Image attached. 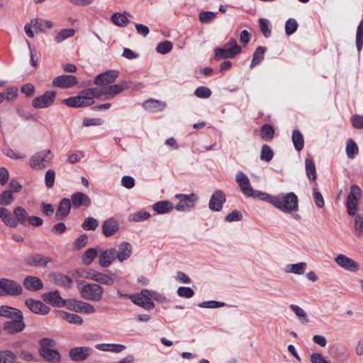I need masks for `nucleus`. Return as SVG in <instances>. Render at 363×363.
<instances>
[{
    "mask_svg": "<svg viewBox=\"0 0 363 363\" xmlns=\"http://www.w3.org/2000/svg\"><path fill=\"white\" fill-rule=\"evenodd\" d=\"M240 191L247 197L257 198L272 204L280 211L292 215L296 220L301 216L296 213L298 209V198L294 192L281 193L272 195L258 190H255L250 183H239Z\"/></svg>",
    "mask_w": 363,
    "mask_h": 363,
    "instance_id": "obj_1",
    "label": "nucleus"
},
{
    "mask_svg": "<svg viewBox=\"0 0 363 363\" xmlns=\"http://www.w3.org/2000/svg\"><path fill=\"white\" fill-rule=\"evenodd\" d=\"M98 88H89L82 91L79 95L62 100V103L69 107H84L94 104V98L99 97Z\"/></svg>",
    "mask_w": 363,
    "mask_h": 363,
    "instance_id": "obj_2",
    "label": "nucleus"
},
{
    "mask_svg": "<svg viewBox=\"0 0 363 363\" xmlns=\"http://www.w3.org/2000/svg\"><path fill=\"white\" fill-rule=\"evenodd\" d=\"M78 289L84 299L92 301H100L104 291V288L100 284L88 283L84 281L79 284Z\"/></svg>",
    "mask_w": 363,
    "mask_h": 363,
    "instance_id": "obj_3",
    "label": "nucleus"
},
{
    "mask_svg": "<svg viewBox=\"0 0 363 363\" xmlns=\"http://www.w3.org/2000/svg\"><path fill=\"white\" fill-rule=\"evenodd\" d=\"M22 293L23 289L18 282L6 278L0 279V296H17L21 295Z\"/></svg>",
    "mask_w": 363,
    "mask_h": 363,
    "instance_id": "obj_4",
    "label": "nucleus"
},
{
    "mask_svg": "<svg viewBox=\"0 0 363 363\" xmlns=\"http://www.w3.org/2000/svg\"><path fill=\"white\" fill-rule=\"evenodd\" d=\"M52 157V155L50 150H44L35 152L30 158V167L33 169H43L48 166Z\"/></svg>",
    "mask_w": 363,
    "mask_h": 363,
    "instance_id": "obj_5",
    "label": "nucleus"
},
{
    "mask_svg": "<svg viewBox=\"0 0 363 363\" xmlns=\"http://www.w3.org/2000/svg\"><path fill=\"white\" fill-rule=\"evenodd\" d=\"M362 195V191L356 184L351 186L350 191L346 201L347 212L350 216H354L357 211L358 201Z\"/></svg>",
    "mask_w": 363,
    "mask_h": 363,
    "instance_id": "obj_6",
    "label": "nucleus"
},
{
    "mask_svg": "<svg viewBox=\"0 0 363 363\" xmlns=\"http://www.w3.org/2000/svg\"><path fill=\"white\" fill-rule=\"evenodd\" d=\"M175 198L179 200L175 206L178 211H189L195 207L198 196L192 193L190 194H177Z\"/></svg>",
    "mask_w": 363,
    "mask_h": 363,
    "instance_id": "obj_7",
    "label": "nucleus"
},
{
    "mask_svg": "<svg viewBox=\"0 0 363 363\" xmlns=\"http://www.w3.org/2000/svg\"><path fill=\"white\" fill-rule=\"evenodd\" d=\"M56 96V91H45L43 95L35 97L32 101V105L35 108H45L51 106Z\"/></svg>",
    "mask_w": 363,
    "mask_h": 363,
    "instance_id": "obj_8",
    "label": "nucleus"
},
{
    "mask_svg": "<svg viewBox=\"0 0 363 363\" xmlns=\"http://www.w3.org/2000/svg\"><path fill=\"white\" fill-rule=\"evenodd\" d=\"M335 263L346 271L355 272L359 269V264L345 255L339 254L335 258Z\"/></svg>",
    "mask_w": 363,
    "mask_h": 363,
    "instance_id": "obj_9",
    "label": "nucleus"
},
{
    "mask_svg": "<svg viewBox=\"0 0 363 363\" xmlns=\"http://www.w3.org/2000/svg\"><path fill=\"white\" fill-rule=\"evenodd\" d=\"M123 281V278L118 276L116 274L108 271L106 273L98 272L96 283L111 286L115 284H121Z\"/></svg>",
    "mask_w": 363,
    "mask_h": 363,
    "instance_id": "obj_10",
    "label": "nucleus"
},
{
    "mask_svg": "<svg viewBox=\"0 0 363 363\" xmlns=\"http://www.w3.org/2000/svg\"><path fill=\"white\" fill-rule=\"evenodd\" d=\"M240 45H234V47L216 48L215 49V59L218 61L223 59L232 58L241 52Z\"/></svg>",
    "mask_w": 363,
    "mask_h": 363,
    "instance_id": "obj_11",
    "label": "nucleus"
},
{
    "mask_svg": "<svg viewBox=\"0 0 363 363\" xmlns=\"http://www.w3.org/2000/svg\"><path fill=\"white\" fill-rule=\"evenodd\" d=\"M225 201V193L221 190H216L210 199L208 207L211 211L218 212L222 210Z\"/></svg>",
    "mask_w": 363,
    "mask_h": 363,
    "instance_id": "obj_12",
    "label": "nucleus"
},
{
    "mask_svg": "<svg viewBox=\"0 0 363 363\" xmlns=\"http://www.w3.org/2000/svg\"><path fill=\"white\" fill-rule=\"evenodd\" d=\"M25 305L33 313L38 315H45L49 313L50 308L44 304L41 301L27 298Z\"/></svg>",
    "mask_w": 363,
    "mask_h": 363,
    "instance_id": "obj_13",
    "label": "nucleus"
},
{
    "mask_svg": "<svg viewBox=\"0 0 363 363\" xmlns=\"http://www.w3.org/2000/svg\"><path fill=\"white\" fill-rule=\"evenodd\" d=\"M92 353V349L89 347H76L69 352L70 359L75 362H82L89 357Z\"/></svg>",
    "mask_w": 363,
    "mask_h": 363,
    "instance_id": "obj_14",
    "label": "nucleus"
},
{
    "mask_svg": "<svg viewBox=\"0 0 363 363\" xmlns=\"http://www.w3.org/2000/svg\"><path fill=\"white\" fill-rule=\"evenodd\" d=\"M144 291H149V289H143L140 294H131L130 299L137 306L145 310L150 311L155 308V303L150 298H146L143 294Z\"/></svg>",
    "mask_w": 363,
    "mask_h": 363,
    "instance_id": "obj_15",
    "label": "nucleus"
},
{
    "mask_svg": "<svg viewBox=\"0 0 363 363\" xmlns=\"http://www.w3.org/2000/svg\"><path fill=\"white\" fill-rule=\"evenodd\" d=\"M118 74V70H108L96 76L94 84L99 86H106L114 82Z\"/></svg>",
    "mask_w": 363,
    "mask_h": 363,
    "instance_id": "obj_16",
    "label": "nucleus"
},
{
    "mask_svg": "<svg viewBox=\"0 0 363 363\" xmlns=\"http://www.w3.org/2000/svg\"><path fill=\"white\" fill-rule=\"evenodd\" d=\"M77 84V78L73 75H60L53 79V86L62 89L70 88Z\"/></svg>",
    "mask_w": 363,
    "mask_h": 363,
    "instance_id": "obj_17",
    "label": "nucleus"
},
{
    "mask_svg": "<svg viewBox=\"0 0 363 363\" xmlns=\"http://www.w3.org/2000/svg\"><path fill=\"white\" fill-rule=\"evenodd\" d=\"M26 328L23 315L13 320L6 321L3 325L4 330L9 334H15L23 331Z\"/></svg>",
    "mask_w": 363,
    "mask_h": 363,
    "instance_id": "obj_18",
    "label": "nucleus"
},
{
    "mask_svg": "<svg viewBox=\"0 0 363 363\" xmlns=\"http://www.w3.org/2000/svg\"><path fill=\"white\" fill-rule=\"evenodd\" d=\"M69 308L77 313L86 314H93L96 312V309L93 305L82 301H72L69 304Z\"/></svg>",
    "mask_w": 363,
    "mask_h": 363,
    "instance_id": "obj_19",
    "label": "nucleus"
},
{
    "mask_svg": "<svg viewBox=\"0 0 363 363\" xmlns=\"http://www.w3.org/2000/svg\"><path fill=\"white\" fill-rule=\"evenodd\" d=\"M43 300L56 307H62L65 305V301L60 296L57 290L45 293L42 295Z\"/></svg>",
    "mask_w": 363,
    "mask_h": 363,
    "instance_id": "obj_20",
    "label": "nucleus"
},
{
    "mask_svg": "<svg viewBox=\"0 0 363 363\" xmlns=\"http://www.w3.org/2000/svg\"><path fill=\"white\" fill-rule=\"evenodd\" d=\"M116 259V250L108 249L102 251L99 257V264L101 267L106 268Z\"/></svg>",
    "mask_w": 363,
    "mask_h": 363,
    "instance_id": "obj_21",
    "label": "nucleus"
},
{
    "mask_svg": "<svg viewBox=\"0 0 363 363\" xmlns=\"http://www.w3.org/2000/svg\"><path fill=\"white\" fill-rule=\"evenodd\" d=\"M25 261L28 264L33 267H45L48 262L52 261V259L40 254H36L28 256Z\"/></svg>",
    "mask_w": 363,
    "mask_h": 363,
    "instance_id": "obj_22",
    "label": "nucleus"
},
{
    "mask_svg": "<svg viewBox=\"0 0 363 363\" xmlns=\"http://www.w3.org/2000/svg\"><path fill=\"white\" fill-rule=\"evenodd\" d=\"M38 352L40 357L48 362H59L61 359V356L58 350L52 347L39 350Z\"/></svg>",
    "mask_w": 363,
    "mask_h": 363,
    "instance_id": "obj_23",
    "label": "nucleus"
},
{
    "mask_svg": "<svg viewBox=\"0 0 363 363\" xmlns=\"http://www.w3.org/2000/svg\"><path fill=\"white\" fill-rule=\"evenodd\" d=\"M22 315L23 313L18 308L6 305L0 306V317L13 320L17 318H21Z\"/></svg>",
    "mask_w": 363,
    "mask_h": 363,
    "instance_id": "obj_24",
    "label": "nucleus"
},
{
    "mask_svg": "<svg viewBox=\"0 0 363 363\" xmlns=\"http://www.w3.org/2000/svg\"><path fill=\"white\" fill-rule=\"evenodd\" d=\"M143 106L150 112H159L163 111L167 104L164 101L150 99L143 102Z\"/></svg>",
    "mask_w": 363,
    "mask_h": 363,
    "instance_id": "obj_25",
    "label": "nucleus"
},
{
    "mask_svg": "<svg viewBox=\"0 0 363 363\" xmlns=\"http://www.w3.org/2000/svg\"><path fill=\"white\" fill-rule=\"evenodd\" d=\"M132 253V246L127 242H121L116 250V258L120 262H123L128 259Z\"/></svg>",
    "mask_w": 363,
    "mask_h": 363,
    "instance_id": "obj_26",
    "label": "nucleus"
},
{
    "mask_svg": "<svg viewBox=\"0 0 363 363\" xmlns=\"http://www.w3.org/2000/svg\"><path fill=\"white\" fill-rule=\"evenodd\" d=\"M23 285L29 291H38L43 288L42 281L35 276H27L23 279Z\"/></svg>",
    "mask_w": 363,
    "mask_h": 363,
    "instance_id": "obj_27",
    "label": "nucleus"
},
{
    "mask_svg": "<svg viewBox=\"0 0 363 363\" xmlns=\"http://www.w3.org/2000/svg\"><path fill=\"white\" fill-rule=\"evenodd\" d=\"M118 230V224L113 218L106 220L102 225L103 234L106 237L113 235Z\"/></svg>",
    "mask_w": 363,
    "mask_h": 363,
    "instance_id": "obj_28",
    "label": "nucleus"
},
{
    "mask_svg": "<svg viewBox=\"0 0 363 363\" xmlns=\"http://www.w3.org/2000/svg\"><path fill=\"white\" fill-rule=\"evenodd\" d=\"M71 202L69 199H63L57 210L55 217L57 220H62L67 217L70 211Z\"/></svg>",
    "mask_w": 363,
    "mask_h": 363,
    "instance_id": "obj_29",
    "label": "nucleus"
},
{
    "mask_svg": "<svg viewBox=\"0 0 363 363\" xmlns=\"http://www.w3.org/2000/svg\"><path fill=\"white\" fill-rule=\"evenodd\" d=\"M130 85L131 82L123 81L120 84L108 86L109 96H106V99H112L115 97L118 94L121 93L126 89H128Z\"/></svg>",
    "mask_w": 363,
    "mask_h": 363,
    "instance_id": "obj_30",
    "label": "nucleus"
},
{
    "mask_svg": "<svg viewBox=\"0 0 363 363\" xmlns=\"http://www.w3.org/2000/svg\"><path fill=\"white\" fill-rule=\"evenodd\" d=\"M95 347L101 351L119 353L125 349L124 345L115 343H100L96 345Z\"/></svg>",
    "mask_w": 363,
    "mask_h": 363,
    "instance_id": "obj_31",
    "label": "nucleus"
},
{
    "mask_svg": "<svg viewBox=\"0 0 363 363\" xmlns=\"http://www.w3.org/2000/svg\"><path fill=\"white\" fill-rule=\"evenodd\" d=\"M307 268L306 262H301L296 264H289L286 265L284 272L286 273H291L296 275L304 274Z\"/></svg>",
    "mask_w": 363,
    "mask_h": 363,
    "instance_id": "obj_32",
    "label": "nucleus"
},
{
    "mask_svg": "<svg viewBox=\"0 0 363 363\" xmlns=\"http://www.w3.org/2000/svg\"><path fill=\"white\" fill-rule=\"evenodd\" d=\"M101 251L100 247H91L87 249L82 256V261L86 266L90 265L96 257L98 252Z\"/></svg>",
    "mask_w": 363,
    "mask_h": 363,
    "instance_id": "obj_33",
    "label": "nucleus"
},
{
    "mask_svg": "<svg viewBox=\"0 0 363 363\" xmlns=\"http://www.w3.org/2000/svg\"><path fill=\"white\" fill-rule=\"evenodd\" d=\"M57 313L59 317L71 324L80 325L83 323L82 318L77 314L69 313L64 311H58Z\"/></svg>",
    "mask_w": 363,
    "mask_h": 363,
    "instance_id": "obj_34",
    "label": "nucleus"
},
{
    "mask_svg": "<svg viewBox=\"0 0 363 363\" xmlns=\"http://www.w3.org/2000/svg\"><path fill=\"white\" fill-rule=\"evenodd\" d=\"M173 204L169 201H160L152 205V209L158 214H164L173 210Z\"/></svg>",
    "mask_w": 363,
    "mask_h": 363,
    "instance_id": "obj_35",
    "label": "nucleus"
},
{
    "mask_svg": "<svg viewBox=\"0 0 363 363\" xmlns=\"http://www.w3.org/2000/svg\"><path fill=\"white\" fill-rule=\"evenodd\" d=\"M275 133L274 127L269 124L264 123L260 128V137L264 141H271Z\"/></svg>",
    "mask_w": 363,
    "mask_h": 363,
    "instance_id": "obj_36",
    "label": "nucleus"
},
{
    "mask_svg": "<svg viewBox=\"0 0 363 363\" xmlns=\"http://www.w3.org/2000/svg\"><path fill=\"white\" fill-rule=\"evenodd\" d=\"M72 201L74 206L79 207L81 205L88 206L91 201L88 196L82 192H77L72 196Z\"/></svg>",
    "mask_w": 363,
    "mask_h": 363,
    "instance_id": "obj_37",
    "label": "nucleus"
},
{
    "mask_svg": "<svg viewBox=\"0 0 363 363\" xmlns=\"http://www.w3.org/2000/svg\"><path fill=\"white\" fill-rule=\"evenodd\" d=\"M0 217L8 226L15 228L18 225L16 219L13 218L11 213L5 208H0Z\"/></svg>",
    "mask_w": 363,
    "mask_h": 363,
    "instance_id": "obj_38",
    "label": "nucleus"
},
{
    "mask_svg": "<svg viewBox=\"0 0 363 363\" xmlns=\"http://www.w3.org/2000/svg\"><path fill=\"white\" fill-rule=\"evenodd\" d=\"M31 25L34 29L43 31L45 28H51L53 26L52 21L43 20L41 18H34L31 20Z\"/></svg>",
    "mask_w": 363,
    "mask_h": 363,
    "instance_id": "obj_39",
    "label": "nucleus"
},
{
    "mask_svg": "<svg viewBox=\"0 0 363 363\" xmlns=\"http://www.w3.org/2000/svg\"><path fill=\"white\" fill-rule=\"evenodd\" d=\"M292 141L295 149L301 151L304 145V140L303 135L298 130H294L292 133Z\"/></svg>",
    "mask_w": 363,
    "mask_h": 363,
    "instance_id": "obj_40",
    "label": "nucleus"
},
{
    "mask_svg": "<svg viewBox=\"0 0 363 363\" xmlns=\"http://www.w3.org/2000/svg\"><path fill=\"white\" fill-rule=\"evenodd\" d=\"M266 49L262 46H259L253 53L252 59L250 63V67H253L261 62L264 58Z\"/></svg>",
    "mask_w": 363,
    "mask_h": 363,
    "instance_id": "obj_41",
    "label": "nucleus"
},
{
    "mask_svg": "<svg viewBox=\"0 0 363 363\" xmlns=\"http://www.w3.org/2000/svg\"><path fill=\"white\" fill-rule=\"evenodd\" d=\"M290 308L295 313L296 315L299 318L303 324L308 323L309 320L308 318L307 313L302 308L295 304H291Z\"/></svg>",
    "mask_w": 363,
    "mask_h": 363,
    "instance_id": "obj_42",
    "label": "nucleus"
},
{
    "mask_svg": "<svg viewBox=\"0 0 363 363\" xmlns=\"http://www.w3.org/2000/svg\"><path fill=\"white\" fill-rule=\"evenodd\" d=\"M75 33L73 28H64L61 30L55 37V41L57 43H61L68 38L72 37Z\"/></svg>",
    "mask_w": 363,
    "mask_h": 363,
    "instance_id": "obj_43",
    "label": "nucleus"
},
{
    "mask_svg": "<svg viewBox=\"0 0 363 363\" xmlns=\"http://www.w3.org/2000/svg\"><path fill=\"white\" fill-rule=\"evenodd\" d=\"M13 214L16 218L17 223H20L21 224H25L26 220H28V213L25 208L21 206H18L14 208Z\"/></svg>",
    "mask_w": 363,
    "mask_h": 363,
    "instance_id": "obj_44",
    "label": "nucleus"
},
{
    "mask_svg": "<svg viewBox=\"0 0 363 363\" xmlns=\"http://www.w3.org/2000/svg\"><path fill=\"white\" fill-rule=\"evenodd\" d=\"M346 154L349 158H354L357 155L359 149L356 143L351 138L347 140Z\"/></svg>",
    "mask_w": 363,
    "mask_h": 363,
    "instance_id": "obj_45",
    "label": "nucleus"
},
{
    "mask_svg": "<svg viewBox=\"0 0 363 363\" xmlns=\"http://www.w3.org/2000/svg\"><path fill=\"white\" fill-rule=\"evenodd\" d=\"M151 215L149 212L145 211H140L130 214L128 220L132 222H141L147 220Z\"/></svg>",
    "mask_w": 363,
    "mask_h": 363,
    "instance_id": "obj_46",
    "label": "nucleus"
},
{
    "mask_svg": "<svg viewBox=\"0 0 363 363\" xmlns=\"http://www.w3.org/2000/svg\"><path fill=\"white\" fill-rule=\"evenodd\" d=\"M312 198L318 208H323L325 206V201L322 194L318 191L317 186L313 188Z\"/></svg>",
    "mask_w": 363,
    "mask_h": 363,
    "instance_id": "obj_47",
    "label": "nucleus"
},
{
    "mask_svg": "<svg viewBox=\"0 0 363 363\" xmlns=\"http://www.w3.org/2000/svg\"><path fill=\"white\" fill-rule=\"evenodd\" d=\"M143 294L146 298H150V301L155 300L160 303L167 302V299L164 295L155 291L149 290V291H144Z\"/></svg>",
    "mask_w": 363,
    "mask_h": 363,
    "instance_id": "obj_48",
    "label": "nucleus"
},
{
    "mask_svg": "<svg viewBox=\"0 0 363 363\" xmlns=\"http://www.w3.org/2000/svg\"><path fill=\"white\" fill-rule=\"evenodd\" d=\"M16 357V354L11 350L0 351V363H13Z\"/></svg>",
    "mask_w": 363,
    "mask_h": 363,
    "instance_id": "obj_49",
    "label": "nucleus"
},
{
    "mask_svg": "<svg viewBox=\"0 0 363 363\" xmlns=\"http://www.w3.org/2000/svg\"><path fill=\"white\" fill-rule=\"evenodd\" d=\"M111 20L113 23L118 26H125L129 23V20L124 13H116L111 16Z\"/></svg>",
    "mask_w": 363,
    "mask_h": 363,
    "instance_id": "obj_50",
    "label": "nucleus"
},
{
    "mask_svg": "<svg viewBox=\"0 0 363 363\" xmlns=\"http://www.w3.org/2000/svg\"><path fill=\"white\" fill-rule=\"evenodd\" d=\"M306 169L308 179L310 180H315L316 178L315 167L312 159L307 158L306 160Z\"/></svg>",
    "mask_w": 363,
    "mask_h": 363,
    "instance_id": "obj_51",
    "label": "nucleus"
},
{
    "mask_svg": "<svg viewBox=\"0 0 363 363\" xmlns=\"http://www.w3.org/2000/svg\"><path fill=\"white\" fill-rule=\"evenodd\" d=\"M274 156V152L268 145H263L261 150L260 159L262 161L269 162Z\"/></svg>",
    "mask_w": 363,
    "mask_h": 363,
    "instance_id": "obj_52",
    "label": "nucleus"
},
{
    "mask_svg": "<svg viewBox=\"0 0 363 363\" xmlns=\"http://www.w3.org/2000/svg\"><path fill=\"white\" fill-rule=\"evenodd\" d=\"M173 48L172 43L169 40H164L160 43L157 47L156 50L158 53L165 55L170 52Z\"/></svg>",
    "mask_w": 363,
    "mask_h": 363,
    "instance_id": "obj_53",
    "label": "nucleus"
},
{
    "mask_svg": "<svg viewBox=\"0 0 363 363\" xmlns=\"http://www.w3.org/2000/svg\"><path fill=\"white\" fill-rule=\"evenodd\" d=\"M356 45L359 52L363 47V19L359 23L356 33Z\"/></svg>",
    "mask_w": 363,
    "mask_h": 363,
    "instance_id": "obj_54",
    "label": "nucleus"
},
{
    "mask_svg": "<svg viewBox=\"0 0 363 363\" xmlns=\"http://www.w3.org/2000/svg\"><path fill=\"white\" fill-rule=\"evenodd\" d=\"M99 226V221L92 217H88L84 219L82 228L85 230H95Z\"/></svg>",
    "mask_w": 363,
    "mask_h": 363,
    "instance_id": "obj_55",
    "label": "nucleus"
},
{
    "mask_svg": "<svg viewBox=\"0 0 363 363\" xmlns=\"http://www.w3.org/2000/svg\"><path fill=\"white\" fill-rule=\"evenodd\" d=\"M298 23L294 18H289L286 21L285 24V32L287 35H291L294 33L298 28Z\"/></svg>",
    "mask_w": 363,
    "mask_h": 363,
    "instance_id": "obj_56",
    "label": "nucleus"
},
{
    "mask_svg": "<svg viewBox=\"0 0 363 363\" xmlns=\"http://www.w3.org/2000/svg\"><path fill=\"white\" fill-rule=\"evenodd\" d=\"M224 302L216 301H203L198 303V306L204 308H221L225 306Z\"/></svg>",
    "mask_w": 363,
    "mask_h": 363,
    "instance_id": "obj_57",
    "label": "nucleus"
},
{
    "mask_svg": "<svg viewBox=\"0 0 363 363\" xmlns=\"http://www.w3.org/2000/svg\"><path fill=\"white\" fill-rule=\"evenodd\" d=\"M354 228L359 235H363V214H355Z\"/></svg>",
    "mask_w": 363,
    "mask_h": 363,
    "instance_id": "obj_58",
    "label": "nucleus"
},
{
    "mask_svg": "<svg viewBox=\"0 0 363 363\" xmlns=\"http://www.w3.org/2000/svg\"><path fill=\"white\" fill-rule=\"evenodd\" d=\"M177 294L180 297L190 298L194 296V291L190 287L179 286L177 289Z\"/></svg>",
    "mask_w": 363,
    "mask_h": 363,
    "instance_id": "obj_59",
    "label": "nucleus"
},
{
    "mask_svg": "<svg viewBox=\"0 0 363 363\" xmlns=\"http://www.w3.org/2000/svg\"><path fill=\"white\" fill-rule=\"evenodd\" d=\"M217 13L213 11H201L199 14V21L203 23H210L216 17Z\"/></svg>",
    "mask_w": 363,
    "mask_h": 363,
    "instance_id": "obj_60",
    "label": "nucleus"
},
{
    "mask_svg": "<svg viewBox=\"0 0 363 363\" xmlns=\"http://www.w3.org/2000/svg\"><path fill=\"white\" fill-rule=\"evenodd\" d=\"M194 94L199 98L207 99L211 96V91L209 88L201 86L195 90Z\"/></svg>",
    "mask_w": 363,
    "mask_h": 363,
    "instance_id": "obj_61",
    "label": "nucleus"
},
{
    "mask_svg": "<svg viewBox=\"0 0 363 363\" xmlns=\"http://www.w3.org/2000/svg\"><path fill=\"white\" fill-rule=\"evenodd\" d=\"M242 219V214L238 210H234L228 213L224 218L225 222L231 223L240 221Z\"/></svg>",
    "mask_w": 363,
    "mask_h": 363,
    "instance_id": "obj_62",
    "label": "nucleus"
},
{
    "mask_svg": "<svg viewBox=\"0 0 363 363\" xmlns=\"http://www.w3.org/2000/svg\"><path fill=\"white\" fill-rule=\"evenodd\" d=\"M88 240L89 238L86 234L80 235L77 239L75 240L73 244L74 250H79L84 247L88 243Z\"/></svg>",
    "mask_w": 363,
    "mask_h": 363,
    "instance_id": "obj_63",
    "label": "nucleus"
},
{
    "mask_svg": "<svg viewBox=\"0 0 363 363\" xmlns=\"http://www.w3.org/2000/svg\"><path fill=\"white\" fill-rule=\"evenodd\" d=\"M310 359L311 363H330L329 360L326 359V358L319 352L313 353L311 355Z\"/></svg>",
    "mask_w": 363,
    "mask_h": 363,
    "instance_id": "obj_64",
    "label": "nucleus"
}]
</instances>
